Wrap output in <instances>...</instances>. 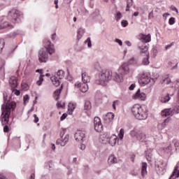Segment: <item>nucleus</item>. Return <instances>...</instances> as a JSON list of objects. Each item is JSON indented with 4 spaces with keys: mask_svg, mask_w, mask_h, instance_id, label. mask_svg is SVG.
<instances>
[{
    "mask_svg": "<svg viewBox=\"0 0 179 179\" xmlns=\"http://www.w3.org/2000/svg\"><path fill=\"white\" fill-rule=\"evenodd\" d=\"M129 72H131L129 64L128 62H124L119 66L117 72L115 71L105 70L99 73L98 78L95 80V84L106 86L107 82H109L111 79L120 83L122 82L124 76L129 75Z\"/></svg>",
    "mask_w": 179,
    "mask_h": 179,
    "instance_id": "1",
    "label": "nucleus"
},
{
    "mask_svg": "<svg viewBox=\"0 0 179 179\" xmlns=\"http://www.w3.org/2000/svg\"><path fill=\"white\" fill-rule=\"evenodd\" d=\"M16 108V102L8 101L1 106V124L2 125H7L9 124V117L10 113Z\"/></svg>",
    "mask_w": 179,
    "mask_h": 179,
    "instance_id": "2",
    "label": "nucleus"
},
{
    "mask_svg": "<svg viewBox=\"0 0 179 179\" xmlns=\"http://www.w3.org/2000/svg\"><path fill=\"white\" fill-rule=\"evenodd\" d=\"M54 51L51 42L48 41L45 47L39 50L38 55L39 62H47L48 61V55H52Z\"/></svg>",
    "mask_w": 179,
    "mask_h": 179,
    "instance_id": "3",
    "label": "nucleus"
},
{
    "mask_svg": "<svg viewBox=\"0 0 179 179\" xmlns=\"http://www.w3.org/2000/svg\"><path fill=\"white\" fill-rule=\"evenodd\" d=\"M138 49L140 51L141 55H143V54L145 55V57L142 61L143 65H149L150 64V62H149L150 58V53L148 52L149 47L147 45H139L138 46Z\"/></svg>",
    "mask_w": 179,
    "mask_h": 179,
    "instance_id": "4",
    "label": "nucleus"
},
{
    "mask_svg": "<svg viewBox=\"0 0 179 179\" xmlns=\"http://www.w3.org/2000/svg\"><path fill=\"white\" fill-rule=\"evenodd\" d=\"M66 131V129H63V130L60 132V138L57 140V144L60 145V146H65L68 142H69V134H65Z\"/></svg>",
    "mask_w": 179,
    "mask_h": 179,
    "instance_id": "5",
    "label": "nucleus"
},
{
    "mask_svg": "<svg viewBox=\"0 0 179 179\" xmlns=\"http://www.w3.org/2000/svg\"><path fill=\"white\" fill-rule=\"evenodd\" d=\"M64 76H65V72L62 70H59L57 73V76H52L50 78L53 85L57 87L61 85V81L59 80L64 79Z\"/></svg>",
    "mask_w": 179,
    "mask_h": 179,
    "instance_id": "6",
    "label": "nucleus"
},
{
    "mask_svg": "<svg viewBox=\"0 0 179 179\" xmlns=\"http://www.w3.org/2000/svg\"><path fill=\"white\" fill-rule=\"evenodd\" d=\"M136 118L139 120H146L148 118V113L143 111L142 106H140L139 104H136Z\"/></svg>",
    "mask_w": 179,
    "mask_h": 179,
    "instance_id": "7",
    "label": "nucleus"
},
{
    "mask_svg": "<svg viewBox=\"0 0 179 179\" xmlns=\"http://www.w3.org/2000/svg\"><path fill=\"white\" fill-rule=\"evenodd\" d=\"M94 128L96 132H101L103 131V124L101 120L99 117H95L94 119Z\"/></svg>",
    "mask_w": 179,
    "mask_h": 179,
    "instance_id": "8",
    "label": "nucleus"
},
{
    "mask_svg": "<svg viewBox=\"0 0 179 179\" xmlns=\"http://www.w3.org/2000/svg\"><path fill=\"white\" fill-rule=\"evenodd\" d=\"M138 40H140V41L143 43V45L138 44V45H146V43H150L152 40V36L150 34H148V35L141 34L138 36Z\"/></svg>",
    "mask_w": 179,
    "mask_h": 179,
    "instance_id": "9",
    "label": "nucleus"
},
{
    "mask_svg": "<svg viewBox=\"0 0 179 179\" xmlns=\"http://www.w3.org/2000/svg\"><path fill=\"white\" fill-rule=\"evenodd\" d=\"M8 16L12 17L13 22H17V17L20 16V11H19V10L13 8L8 12Z\"/></svg>",
    "mask_w": 179,
    "mask_h": 179,
    "instance_id": "10",
    "label": "nucleus"
},
{
    "mask_svg": "<svg viewBox=\"0 0 179 179\" xmlns=\"http://www.w3.org/2000/svg\"><path fill=\"white\" fill-rule=\"evenodd\" d=\"M177 113L178 112H177V110L176 108H171L162 110V117H169V115L173 117V115H174V114H177Z\"/></svg>",
    "mask_w": 179,
    "mask_h": 179,
    "instance_id": "11",
    "label": "nucleus"
},
{
    "mask_svg": "<svg viewBox=\"0 0 179 179\" xmlns=\"http://www.w3.org/2000/svg\"><path fill=\"white\" fill-rule=\"evenodd\" d=\"M138 83L141 86L148 85V83H150V78L146 74H143L138 79Z\"/></svg>",
    "mask_w": 179,
    "mask_h": 179,
    "instance_id": "12",
    "label": "nucleus"
},
{
    "mask_svg": "<svg viewBox=\"0 0 179 179\" xmlns=\"http://www.w3.org/2000/svg\"><path fill=\"white\" fill-rule=\"evenodd\" d=\"M106 142H108L110 146H115V145H117V142H118V136L115 134L108 136Z\"/></svg>",
    "mask_w": 179,
    "mask_h": 179,
    "instance_id": "13",
    "label": "nucleus"
},
{
    "mask_svg": "<svg viewBox=\"0 0 179 179\" xmlns=\"http://www.w3.org/2000/svg\"><path fill=\"white\" fill-rule=\"evenodd\" d=\"M75 86L76 87H79L80 90H81L83 93H86V92L89 90V85H87V83H80V82L77 81L75 83Z\"/></svg>",
    "mask_w": 179,
    "mask_h": 179,
    "instance_id": "14",
    "label": "nucleus"
},
{
    "mask_svg": "<svg viewBox=\"0 0 179 179\" xmlns=\"http://www.w3.org/2000/svg\"><path fill=\"white\" fill-rule=\"evenodd\" d=\"M85 131H78L74 136V138L77 142H83V139H85Z\"/></svg>",
    "mask_w": 179,
    "mask_h": 179,
    "instance_id": "15",
    "label": "nucleus"
},
{
    "mask_svg": "<svg viewBox=\"0 0 179 179\" xmlns=\"http://www.w3.org/2000/svg\"><path fill=\"white\" fill-rule=\"evenodd\" d=\"M136 138L137 141H139L140 142H145L146 140V134L141 131H137L136 132Z\"/></svg>",
    "mask_w": 179,
    "mask_h": 179,
    "instance_id": "16",
    "label": "nucleus"
},
{
    "mask_svg": "<svg viewBox=\"0 0 179 179\" xmlns=\"http://www.w3.org/2000/svg\"><path fill=\"white\" fill-rule=\"evenodd\" d=\"M135 99H138V100H142L143 101L146 100V94L142 92L141 89H138L135 94Z\"/></svg>",
    "mask_w": 179,
    "mask_h": 179,
    "instance_id": "17",
    "label": "nucleus"
},
{
    "mask_svg": "<svg viewBox=\"0 0 179 179\" xmlns=\"http://www.w3.org/2000/svg\"><path fill=\"white\" fill-rule=\"evenodd\" d=\"M81 79L83 83H89V82H90V77L85 71L82 72Z\"/></svg>",
    "mask_w": 179,
    "mask_h": 179,
    "instance_id": "18",
    "label": "nucleus"
},
{
    "mask_svg": "<svg viewBox=\"0 0 179 179\" xmlns=\"http://www.w3.org/2000/svg\"><path fill=\"white\" fill-rule=\"evenodd\" d=\"M115 163H118V159L117 157H115V155H110L108 159V164L111 166L112 164H115Z\"/></svg>",
    "mask_w": 179,
    "mask_h": 179,
    "instance_id": "19",
    "label": "nucleus"
},
{
    "mask_svg": "<svg viewBox=\"0 0 179 179\" xmlns=\"http://www.w3.org/2000/svg\"><path fill=\"white\" fill-rule=\"evenodd\" d=\"M148 164L146 162L142 163V168H141V177L145 178V176L148 175Z\"/></svg>",
    "mask_w": 179,
    "mask_h": 179,
    "instance_id": "20",
    "label": "nucleus"
},
{
    "mask_svg": "<svg viewBox=\"0 0 179 179\" xmlns=\"http://www.w3.org/2000/svg\"><path fill=\"white\" fill-rule=\"evenodd\" d=\"M179 177V171H178V166H176L170 176L169 179H176Z\"/></svg>",
    "mask_w": 179,
    "mask_h": 179,
    "instance_id": "21",
    "label": "nucleus"
},
{
    "mask_svg": "<svg viewBox=\"0 0 179 179\" xmlns=\"http://www.w3.org/2000/svg\"><path fill=\"white\" fill-rule=\"evenodd\" d=\"M115 117V115H114L113 113L109 112L106 115L104 120L106 121H108L109 122H111V121L114 120Z\"/></svg>",
    "mask_w": 179,
    "mask_h": 179,
    "instance_id": "22",
    "label": "nucleus"
},
{
    "mask_svg": "<svg viewBox=\"0 0 179 179\" xmlns=\"http://www.w3.org/2000/svg\"><path fill=\"white\" fill-rule=\"evenodd\" d=\"M9 83L13 89H15V87H17V80L14 76L10 78Z\"/></svg>",
    "mask_w": 179,
    "mask_h": 179,
    "instance_id": "23",
    "label": "nucleus"
},
{
    "mask_svg": "<svg viewBox=\"0 0 179 179\" xmlns=\"http://www.w3.org/2000/svg\"><path fill=\"white\" fill-rule=\"evenodd\" d=\"M170 94H167L166 95H162L160 98L161 103H168L170 101Z\"/></svg>",
    "mask_w": 179,
    "mask_h": 179,
    "instance_id": "24",
    "label": "nucleus"
},
{
    "mask_svg": "<svg viewBox=\"0 0 179 179\" xmlns=\"http://www.w3.org/2000/svg\"><path fill=\"white\" fill-rule=\"evenodd\" d=\"M162 152L163 153H171V150H173V147L171 146V144H169L167 147H164L162 148Z\"/></svg>",
    "mask_w": 179,
    "mask_h": 179,
    "instance_id": "25",
    "label": "nucleus"
},
{
    "mask_svg": "<svg viewBox=\"0 0 179 179\" xmlns=\"http://www.w3.org/2000/svg\"><path fill=\"white\" fill-rule=\"evenodd\" d=\"M75 108H76V104L72 103H69L68 110L70 115H71L72 113H73V110H75Z\"/></svg>",
    "mask_w": 179,
    "mask_h": 179,
    "instance_id": "26",
    "label": "nucleus"
},
{
    "mask_svg": "<svg viewBox=\"0 0 179 179\" xmlns=\"http://www.w3.org/2000/svg\"><path fill=\"white\" fill-rule=\"evenodd\" d=\"M115 19L116 22H120L122 19V13L120 11H116L115 13Z\"/></svg>",
    "mask_w": 179,
    "mask_h": 179,
    "instance_id": "27",
    "label": "nucleus"
},
{
    "mask_svg": "<svg viewBox=\"0 0 179 179\" xmlns=\"http://www.w3.org/2000/svg\"><path fill=\"white\" fill-rule=\"evenodd\" d=\"M44 75H40L38 80L36 81L37 86H41L43 82H44Z\"/></svg>",
    "mask_w": 179,
    "mask_h": 179,
    "instance_id": "28",
    "label": "nucleus"
},
{
    "mask_svg": "<svg viewBox=\"0 0 179 179\" xmlns=\"http://www.w3.org/2000/svg\"><path fill=\"white\" fill-rule=\"evenodd\" d=\"M62 90V89H57L55 91L54 95L55 97V100H58V99H59V96L61 94Z\"/></svg>",
    "mask_w": 179,
    "mask_h": 179,
    "instance_id": "29",
    "label": "nucleus"
},
{
    "mask_svg": "<svg viewBox=\"0 0 179 179\" xmlns=\"http://www.w3.org/2000/svg\"><path fill=\"white\" fill-rule=\"evenodd\" d=\"M133 1L132 0H127V8H126V12H128V10H129V8H131V6H132L133 5Z\"/></svg>",
    "mask_w": 179,
    "mask_h": 179,
    "instance_id": "30",
    "label": "nucleus"
},
{
    "mask_svg": "<svg viewBox=\"0 0 179 179\" xmlns=\"http://www.w3.org/2000/svg\"><path fill=\"white\" fill-rule=\"evenodd\" d=\"M171 83V80L169 78V76H166L164 78H163L162 81V83H166V85H170Z\"/></svg>",
    "mask_w": 179,
    "mask_h": 179,
    "instance_id": "31",
    "label": "nucleus"
},
{
    "mask_svg": "<svg viewBox=\"0 0 179 179\" xmlns=\"http://www.w3.org/2000/svg\"><path fill=\"white\" fill-rule=\"evenodd\" d=\"M90 108H92V104L90 103V101L85 102L84 106V109L88 110H90Z\"/></svg>",
    "mask_w": 179,
    "mask_h": 179,
    "instance_id": "32",
    "label": "nucleus"
},
{
    "mask_svg": "<svg viewBox=\"0 0 179 179\" xmlns=\"http://www.w3.org/2000/svg\"><path fill=\"white\" fill-rule=\"evenodd\" d=\"M124 129H121L120 130L118 136H119V139H120L121 141H122L124 139Z\"/></svg>",
    "mask_w": 179,
    "mask_h": 179,
    "instance_id": "33",
    "label": "nucleus"
},
{
    "mask_svg": "<svg viewBox=\"0 0 179 179\" xmlns=\"http://www.w3.org/2000/svg\"><path fill=\"white\" fill-rule=\"evenodd\" d=\"M107 134H103L100 136V141H102V142H107Z\"/></svg>",
    "mask_w": 179,
    "mask_h": 179,
    "instance_id": "34",
    "label": "nucleus"
},
{
    "mask_svg": "<svg viewBox=\"0 0 179 179\" xmlns=\"http://www.w3.org/2000/svg\"><path fill=\"white\" fill-rule=\"evenodd\" d=\"M3 101L5 103H8V101H10V99H8V92H3Z\"/></svg>",
    "mask_w": 179,
    "mask_h": 179,
    "instance_id": "35",
    "label": "nucleus"
},
{
    "mask_svg": "<svg viewBox=\"0 0 179 179\" xmlns=\"http://www.w3.org/2000/svg\"><path fill=\"white\" fill-rule=\"evenodd\" d=\"M84 33H85V29H84L80 28L78 29V36H80V37H82V36H83Z\"/></svg>",
    "mask_w": 179,
    "mask_h": 179,
    "instance_id": "36",
    "label": "nucleus"
},
{
    "mask_svg": "<svg viewBox=\"0 0 179 179\" xmlns=\"http://www.w3.org/2000/svg\"><path fill=\"white\" fill-rule=\"evenodd\" d=\"M173 145H174V146H175V148H176V150H177V148H178V146H179V141H178V140H173Z\"/></svg>",
    "mask_w": 179,
    "mask_h": 179,
    "instance_id": "37",
    "label": "nucleus"
},
{
    "mask_svg": "<svg viewBox=\"0 0 179 179\" xmlns=\"http://www.w3.org/2000/svg\"><path fill=\"white\" fill-rule=\"evenodd\" d=\"M30 97L29 96L28 94L24 96L23 100H24V104H26V103H27L29 100Z\"/></svg>",
    "mask_w": 179,
    "mask_h": 179,
    "instance_id": "38",
    "label": "nucleus"
},
{
    "mask_svg": "<svg viewBox=\"0 0 179 179\" xmlns=\"http://www.w3.org/2000/svg\"><path fill=\"white\" fill-rule=\"evenodd\" d=\"M169 24H171V25L174 24V23H176V18H174V17H171V18L169 19Z\"/></svg>",
    "mask_w": 179,
    "mask_h": 179,
    "instance_id": "39",
    "label": "nucleus"
},
{
    "mask_svg": "<svg viewBox=\"0 0 179 179\" xmlns=\"http://www.w3.org/2000/svg\"><path fill=\"white\" fill-rule=\"evenodd\" d=\"M3 44H5L3 41L0 39V54L2 52V48H3Z\"/></svg>",
    "mask_w": 179,
    "mask_h": 179,
    "instance_id": "40",
    "label": "nucleus"
},
{
    "mask_svg": "<svg viewBox=\"0 0 179 179\" xmlns=\"http://www.w3.org/2000/svg\"><path fill=\"white\" fill-rule=\"evenodd\" d=\"M121 24H122V27H127V26H128V21L122 20L121 22Z\"/></svg>",
    "mask_w": 179,
    "mask_h": 179,
    "instance_id": "41",
    "label": "nucleus"
},
{
    "mask_svg": "<svg viewBox=\"0 0 179 179\" xmlns=\"http://www.w3.org/2000/svg\"><path fill=\"white\" fill-rule=\"evenodd\" d=\"M173 45H174V42H172L171 43H170L169 45H167L165 46V50H169V48H171V47H173Z\"/></svg>",
    "mask_w": 179,
    "mask_h": 179,
    "instance_id": "42",
    "label": "nucleus"
},
{
    "mask_svg": "<svg viewBox=\"0 0 179 179\" xmlns=\"http://www.w3.org/2000/svg\"><path fill=\"white\" fill-rule=\"evenodd\" d=\"M85 43H87V46H88L89 48L92 47V41L90 40V38H88L86 40Z\"/></svg>",
    "mask_w": 179,
    "mask_h": 179,
    "instance_id": "43",
    "label": "nucleus"
},
{
    "mask_svg": "<svg viewBox=\"0 0 179 179\" xmlns=\"http://www.w3.org/2000/svg\"><path fill=\"white\" fill-rule=\"evenodd\" d=\"M13 93H14L15 96H20V90H13Z\"/></svg>",
    "mask_w": 179,
    "mask_h": 179,
    "instance_id": "44",
    "label": "nucleus"
},
{
    "mask_svg": "<svg viewBox=\"0 0 179 179\" xmlns=\"http://www.w3.org/2000/svg\"><path fill=\"white\" fill-rule=\"evenodd\" d=\"M115 43H117L120 46L122 45V41H121L120 39H118V38L115 39Z\"/></svg>",
    "mask_w": 179,
    "mask_h": 179,
    "instance_id": "45",
    "label": "nucleus"
},
{
    "mask_svg": "<svg viewBox=\"0 0 179 179\" xmlns=\"http://www.w3.org/2000/svg\"><path fill=\"white\" fill-rule=\"evenodd\" d=\"M34 122L36 124H37V122H38V121H39L38 117H37V115L34 114Z\"/></svg>",
    "mask_w": 179,
    "mask_h": 179,
    "instance_id": "46",
    "label": "nucleus"
},
{
    "mask_svg": "<svg viewBox=\"0 0 179 179\" xmlns=\"http://www.w3.org/2000/svg\"><path fill=\"white\" fill-rule=\"evenodd\" d=\"M3 132H9V126L5 125L3 127Z\"/></svg>",
    "mask_w": 179,
    "mask_h": 179,
    "instance_id": "47",
    "label": "nucleus"
},
{
    "mask_svg": "<svg viewBox=\"0 0 179 179\" xmlns=\"http://www.w3.org/2000/svg\"><path fill=\"white\" fill-rule=\"evenodd\" d=\"M66 117H68V114L64 113V114L62 115V117H60V120H61L62 121H64V120H65V118H66Z\"/></svg>",
    "mask_w": 179,
    "mask_h": 179,
    "instance_id": "48",
    "label": "nucleus"
},
{
    "mask_svg": "<svg viewBox=\"0 0 179 179\" xmlns=\"http://www.w3.org/2000/svg\"><path fill=\"white\" fill-rule=\"evenodd\" d=\"M116 104H118V101H113V103L112 104V107H113V110H115V105Z\"/></svg>",
    "mask_w": 179,
    "mask_h": 179,
    "instance_id": "49",
    "label": "nucleus"
},
{
    "mask_svg": "<svg viewBox=\"0 0 179 179\" xmlns=\"http://www.w3.org/2000/svg\"><path fill=\"white\" fill-rule=\"evenodd\" d=\"M135 89V84H131L129 87V90H134Z\"/></svg>",
    "mask_w": 179,
    "mask_h": 179,
    "instance_id": "50",
    "label": "nucleus"
},
{
    "mask_svg": "<svg viewBox=\"0 0 179 179\" xmlns=\"http://www.w3.org/2000/svg\"><path fill=\"white\" fill-rule=\"evenodd\" d=\"M124 43L126 44V45H127V47H131V45H132L129 41H125Z\"/></svg>",
    "mask_w": 179,
    "mask_h": 179,
    "instance_id": "51",
    "label": "nucleus"
},
{
    "mask_svg": "<svg viewBox=\"0 0 179 179\" xmlns=\"http://www.w3.org/2000/svg\"><path fill=\"white\" fill-rule=\"evenodd\" d=\"M127 52H128V50L127 49H124L123 50V58H125V57L127 55Z\"/></svg>",
    "mask_w": 179,
    "mask_h": 179,
    "instance_id": "52",
    "label": "nucleus"
},
{
    "mask_svg": "<svg viewBox=\"0 0 179 179\" xmlns=\"http://www.w3.org/2000/svg\"><path fill=\"white\" fill-rule=\"evenodd\" d=\"M80 149L81 150H85V149H86V145L85 144H81Z\"/></svg>",
    "mask_w": 179,
    "mask_h": 179,
    "instance_id": "53",
    "label": "nucleus"
},
{
    "mask_svg": "<svg viewBox=\"0 0 179 179\" xmlns=\"http://www.w3.org/2000/svg\"><path fill=\"white\" fill-rule=\"evenodd\" d=\"M36 73H40V75H43V70L42 69H37L36 71Z\"/></svg>",
    "mask_w": 179,
    "mask_h": 179,
    "instance_id": "54",
    "label": "nucleus"
},
{
    "mask_svg": "<svg viewBox=\"0 0 179 179\" xmlns=\"http://www.w3.org/2000/svg\"><path fill=\"white\" fill-rule=\"evenodd\" d=\"M73 163H76V164H78V158L73 157Z\"/></svg>",
    "mask_w": 179,
    "mask_h": 179,
    "instance_id": "55",
    "label": "nucleus"
},
{
    "mask_svg": "<svg viewBox=\"0 0 179 179\" xmlns=\"http://www.w3.org/2000/svg\"><path fill=\"white\" fill-rule=\"evenodd\" d=\"M135 60V58L134 57H131L130 59H129V64H132V61H134Z\"/></svg>",
    "mask_w": 179,
    "mask_h": 179,
    "instance_id": "56",
    "label": "nucleus"
},
{
    "mask_svg": "<svg viewBox=\"0 0 179 179\" xmlns=\"http://www.w3.org/2000/svg\"><path fill=\"white\" fill-rule=\"evenodd\" d=\"M57 38V34H53L52 36V40H55Z\"/></svg>",
    "mask_w": 179,
    "mask_h": 179,
    "instance_id": "57",
    "label": "nucleus"
},
{
    "mask_svg": "<svg viewBox=\"0 0 179 179\" xmlns=\"http://www.w3.org/2000/svg\"><path fill=\"white\" fill-rule=\"evenodd\" d=\"M151 16H153V11H151V12L149 13L148 19H150V18H151Z\"/></svg>",
    "mask_w": 179,
    "mask_h": 179,
    "instance_id": "58",
    "label": "nucleus"
},
{
    "mask_svg": "<svg viewBox=\"0 0 179 179\" xmlns=\"http://www.w3.org/2000/svg\"><path fill=\"white\" fill-rule=\"evenodd\" d=\"M168 65H169V68H170V66H173V62H169Z\"/></svg>",
    "mask_w": 179,
    "mask_h": 179,
    "instance_id": "59",
    "label": "nucleus"
},
{
    "mask_svg": "<svg viewBox=\"0 0 179 179\" xmlns=\"http://www.w3.org/2000/svg\"><path fill=\"white\" fill-rule=\"evenodd\" d=\"M0 179H6L2 173H0Z\"/></svg>",
    "mask_w": 179,
    "mask_h": 179,
    "instance_id": "60",
    "label": "nucleus"
},
{
    "mask_svg": "<svg viewBox=\"0 0 179 179\" xmlns=\"http://www.w3.org/2000/svg\"><path fill=\"white\" fill-rule=\"evenodd\" d=\"M177 68H178V64H176V66H174L173 67H172L171 69H177Z\"/></svg>",
    "mask_w": 179,
    "mask_h": 179,
    "instance_id": "61",
    "label": "nucleus"
},
{
    "mask_svg": "<svg viewBox=\"0 0 179 179\" xmlns=\"http://www.w3.org/2000/svg\"><path fill=\"white\" fill-rule=\"evenodd\" d=\"M34 177H35V175L34 173H32L30 176V178L29 179H34Z\"/></svg>",
    "mask_w": 179,
    "mask_h": 179,
    "instance_id": "62",
    "label": "nucleus"
},
{
    "mask_svg": "<svg viewBox=\"0 0 179 179\" xmlns=\"http://www.w3.org/2000/svg\"><path fill=\"white\" fill-rule=\"evenodd\" d=\"M170 121V118H166L164 120V123L169 122Z\"/></svg>",
    "mask_w": 179,
    "mask_h": 179,
    "instance_id": "63",
    "label": "nucleus"
},
{
    "mask_svg": "<svg viewBox=\"0 0 179 179\" xmlns=\"http://www.w3.org/2000/svg\"><path fill=\"white\" fill-rule=\"evenodd\" d=\"M57 106L58 108H59V107H63V106L61 105V103H59V102H58V103H57Z\"/></svg>",
    "mask_w": 179,
    "mask_h": 179,
    "instance_id": "64",
    "label": "nucleus"
}]
</instances>
